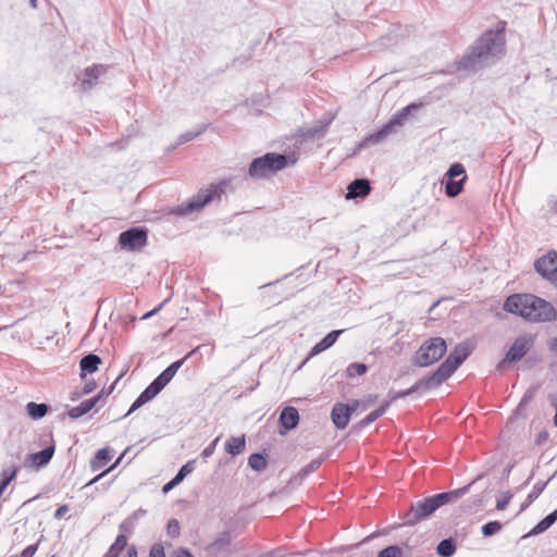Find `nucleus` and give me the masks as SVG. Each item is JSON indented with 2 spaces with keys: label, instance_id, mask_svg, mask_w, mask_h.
<instances>
[{
  "label": "nucleus",
  "instance_id": "nucleus-1",
  "mask_svg": "<svg viewBox=\"0 0 557 557\" xmlns=\"http://www.w3.org/2000/svg\"><path fill=\"white\" fill-rule=\"evenodd\" d=\"M505 35L503 30L485 32L469 49L460 61V69L475 72L494 63L504 53Z\"/></svg>",
  "mask_w": 557,
  "mask_h": 557
},
{
  "label": "nucleus",
  "instance_id": "nucleus-2",
  "mask_svg": "<svg viewBox=\"0 0 557 557\" xmlns=\"http://www.w3.org/2000/svg\"><path fill=\"white\" fill-rule=\"evenodd\" d=\"M504 310L530 322H552L557 319L554 306L532 294H513L504 302Z\"/></svg>",
  "mask_w": 557,
  "mask_h": 557
},
{
  "label": "nucleus",
  "instance_id": "nucleus-3",
  "mask_svg": "<svg viewBox=\"0 0 557 557\" xmlns=\"http://www.w3.org/2000/svg\"><path fill=\"white\" fill-rule=\"evenodd\" d=\"M287 157L282 153L268 152L255 158L248 168V175L255 180H263L287 166Z\"/></svg>",
  "mask_w": 557,
  "mask_h": 557
},
{
  "label": "nucleus",
  "instance_id": "nucleus-4",
  "mask_svg": "<svg viewBox=\"0 0 557 557\" xmlns=\"http://www.w3.org/2000/svg\"><path fill=\"white\" fill-rule=\"evenodd\" d=\"M416 108L417 106L413 103L403 108L399 112L393 115L392 119L386 124H384L379 131L369 134L367 137H364V139L357 145L356 150L362 149L368 144L377 145L386 140L388 136L395 134L397 132V128L404 124V121L406 120L410 110Z\"/></svg>",
  "mask_w": 557,
  "mask_h": 557
},
{
  "label": "nucleus",
  "instance_id": "nucleus-5",
  "mask_svg": "<svg viewBox=\"0 0 557 557\" xmlns=\"http://www.w3.org/2000/svg\"><path fill=\"white\" fill-rule=\"evenodd\" d=\"M473 350V345L469 342L458 344L448 355L445 361L434 371L442 382H445L468 358Z\"/></svg>",
  "mask_w": 557,
  "mask_h": 557
},
{
  "label": "nucleus",
  "instance_id": "nucleus-6",
  "mask_svg": "<svg viewBox=\"0 0 557 557\" xmlns=\"http://www.w3.org/2000/svg\"><path fill=\"white\" fill-rule=\"evenodd\" d=\"M447 345L442 337H433L425 341L417 351L413 363L419 367H428L440 360L446 352Z\"/></svg>",
  "mask_w": 557,
  "mask_h": 557
},
{
  "label": "nucleus",
  "instance_id": "nucleus-7",
  "mask_svg": "<svg viewBox=\"0 0 557 557\" xmlns=\"http://www.w3.org/2000/svg\"><path fill=\"white\" fill-rule=\"evenodd\" d=\"M226 183L221 182L216 185H212L208 189H201L187 203L180 206L176 209V213L187 215L194 211L203 208L206 205L211 202L214 198L221 197L225 193Z\"/></svg>",
  "mask_w": 557,
  "mask_h": 557
},
{
  "label": "nucleus",
  "instance_id": "nucleus-8",
  "mask_svg": "<svg viewBox=\"0 0 557 557\" xmlns=\"http://www.w3.org/2000/svg\"><path fill=\"white\" fill-rule=\"evenodd\" d=\"M534 342L535 336L532 334H523L518 336L510 346L505 358L498 363L497 369H502L506 363L520 361L533 347Z\"/></svg>",
  "mask_w": 557,
  "mask_h": 557
},
{
  "label": "nucleus",
  "instance_id": "nucleus-9",
  "mask_svg": "<svg viewBox=\"0 0 557 557\" xmlns=\"http://www.w3.org/2000/svg\"><path fill=\"white\" fill-rule=\"evenodd\" d=\"M148 234L145 228L131 227L119 236V245L122 249L137 251L147 245Z\"/></svg>",
  "mask_w": 557,
  "mask_h": 557
},
{
  "label": "nucleus",
  "instance_id": "nucleus-10",
  "mask_svg": "<svg viewBox=\"0 0 557 557\" xmlns=\"http://www.w3.org/2000/svg\"><path fill=\"white\" fill-rule=\"evenodd\" d=\"M535 271L557 288V252L549 251L534 262Z\"/></svg>",
  "mask_w": 557,
  "mask_h": 557
},
{
  "label": "nucleus",
  "instance_id": "nucleus-11",
  "mask_svg": "<svg viewBox=\"0 0 557 557\" xmlns=\"http://www.w3.org/2000/svg\"><path fill=\"white\" fill-rule=\"evenodd\" d=\"M436 509L431 497H426L422 500L412 504L410 509L404 516V524L414 525L421 520L431 516Z\"/></svg>",
  "mask_w": 557,
  "mask_h": 557
},
{
  "label": "nucleus",
  "instance_id": "nucleus-12",
  "mask_svg": "<svg viewBox=\"0 0 557 557\" xmlns=\"http://www.w3.org/2000/svg\"><path fill=\"white\" fill-rule=\"evenodd\" d=\"M107 72V66L102 64H94L91 66L86 67L81 75H77V79L74 83V86L79 91H89L92 89L100 76H102Z\"/></svg>",
  "mask_w": 557,
  "mask_h": 557
},
{
  "label": "nucleus",
  "instance_id": "nucleus-13",
  "mask_svg": "<svg viewBox=\"0 0 557 557\" xmlns=\"http://www.w3.org/2000/svg\"><path fill=\"white\" fill-rule=\"evenodd\" d=\"M355 409V407H350L349 405L342 403L335 404L331 412V418L334 425L339 430L345 429Z\"/></svg>",
  "mask_w": 557,
  "mask_h": 557
},
{
  "label": "nucleus",
  "instance_id": "nucleus-14",
  "mask_svg": "<svg viewBox=\"0 0 557 557\" xmlns=\"http://www.w3.org/2000/svg\"><path fill=\"white\" fill-rule=\"evenodd\" d=\"M334 120V115L331 113L323 114L317 122L304 131V136L308 138H320L325 133L327 127Z\"/></svg>",
  "mask_w": 557,
  "mask_h": 557
},
{
  "label": "nucleus",
  "instance_id": "nucleus-15",
  "mask_svg": "<svg viewBox=\"0 0 557 557\" xmlns=\"http://www.w3.org/2000/svg\"><path fill=\"white\" fill-rule=\"evenodd\" d=\"M370 191L371 185L368 178H356L347 186L346 199L364 198Z\"/></svg>",
  "mask_w": 557,
  "mask_h": 557
},
{
  "label": "nucleus",
  "instance_id": "nucleus-16",
  "mask_svg": "<svg viewBox=\"0 0 557 557\" xmlns=\"http://www.w3.org/2000/svg\"><path fill=\"white\" fill-rule=\"evenodd\" d=\"M474 483V481L463 487L449 491V492H443L433 496H430L433 504L435 505L436 509H438L441 506L450 503L451 500H455L461 496H463L470 488V486Z\"/></svg>",
  "mask_w": 557,
  "mask_h": 557
},
{
  "label": "nucleus",
  "instance_id": "nucleus-17",
  "mask_svg": "<svg viewBox=\"0 0 557 557\" xmlns=\"http://www.w3.org/2000/svg\"><path fill=\"white\" fill-rule=\"evenodd\" d=\"M280 425L285 432L295 429L299 423V413L295 407H285L278 418Z\"/></svg>",
  "mask_w": 557,
  "mask_h": 557
},
{
  "label": "nucleus",
  "instance_id": "nucleus-18",
  "mask_svg": "<svg viewBox=\"0 0 557 557\" xmlns=\"http://www.w3.org/2000/svg\"><path fill=\"white\" fill-rule=\"evenodd\" d=\"M54 454V445L45 447L42 450L30 454L28 459L34 468L39 469L50 462Z\"/></svg>",
  "mask_w": 557,
  "mask_h": 557
},
{
  "label": "nucleus",
  "instance_id": "nucleus-19",
  "mask_svg": "<svg viewBox=\"0 0 557 557\" xmlns=\"http://www.w3.org/2000/svg\"><path fill=\"white\" fill-rule=\"evenodd\" d=\"M343 333V330H335L330 332L325 337H323L319 343H317L310 351V357L317 356L324 350L329 349L331 346L335 344L338 336Z\"/></svg>",
  "mask_w": 557,
  "mask_h": 557
},
{
  "label": "nucleus",
  "instance_id": "nucleus-20",
  "mask_svg": "<svg viewBox=\"0 0 557 557\" xmlns=\"http://www.w3.org/2000/svg\"><path fill=\"white\" fill-rule=\"evenodd\" d=\"M100 400V396H95L92 398L86 399L82 401L78 406L71 408L67 411V414L71 419H78L84 414L88 413Z\"/></svg>",
  "mask_w": 557,
  "mask_h": 557
},
{
  "label": "nucleus",
  "instance_id": "nucleus-21",
  "mask_svg": "<svg viewBox=\"0 0 557 557\" xmlns=\"http://www.w3.org/2000/svg\"><path fill=\"white\" fill-rule=\"evenodd\" d=\"M443 382L440 380L438 376H436V373L433 372L431 375L423 377L419 380L414 385H412L410 388H408L409 395L424 388V389H431L434 387H437Z\"/></svg>",
  "mask_w": 557,
  "mask_h": 557
},
{
  "label": "nucleus",
  "instance_id": "nucleus-22",
  "mask_svg": "<svg viewBox=\"0 0 557 557\" xmlns=\"http://www.w3.org/2000/svg\"><path fill=\"white\" fill-rule=\"evenodd\" d=\"M246 447L245 435L232 436L225 443V451L235 457L244 451Z\"/></svg>",
  "mask_w": 557,
  "mask_h": 557
},
{
  "label": "nucleus",
  "instance_id": "nucleus-23",
  "mask_svg": "<svg viewBox=\"0 0 557 557\" xmlns=\"http://www.w3.org/2000/svg\"><path fill=\"white\" fill-rule=\"evenodd\" d=\"M101 359L95 354H89L82 358L79 362L81 371L83 373H94L98 370Z\"/></svg>",
  "mask_w": 557,
  "mask_h": 557
},
{
  "label": "nucleus",
  "instance_id": "nucleus-24",
  "mask_svg": "<svg viewBox=\"0 0 557 557\" xmlns=\"http://www.w3.org/2000/svg\"><path fill=\"white\" fill-rule=\"evenodd\" d=\"M206 129H207V125L206 124H200V125H197L194 129L181 134L177 137V140H176L175 145L172 147V149H175L177 146H181L183 144H186V143L197 138Z\"/></svg>",
  "mask_w": 557,
  "mask_h": 557
},
{
  "label": "nucleus",
  "instance_id": "nucleus-25",
  "mask_svg": "<svg viewBox=\"0 0 557 557\" xmlns=\"http://www.w3.org/2000/svg\"><path fill=\"white\" fill-rule=\"evenodd\" d=\"M466 180V175L458 181L447 180L445 182V194L450 198L457 197L462 191Z\"/></svg>",
  "mask_w": 557,
  "mask_h": 557
},
{
  "label": "nucleus",
  "instance_id": "nucleus-26",
  "mask_svg": "<svg viewBox=\"0 0 557 557\" xmlns=\"http://www.w3.org/2000/svg\"><path fill=\"white\" fill-rule=\"evenodd\" d=\"M48 410H49L48 405H46L44 403L37 404L34 401H30L26 406L27 414L34 420L44 418L47 414Z\"/></svg>",
  "mask_w": 557,
  "mask_h": 557
},
{
  "label": "nucleus",
  "instance_id": "nucleus-27",
  "mask_svg": "<svg viewBox=\"0 0 557 557\" xmlns=\"http://www.w3.org/2000/svg\"><path fill=\"white\" fill-rule=\"evenodd\" d=\"M111 459L110 451L108 448L99 449L94 459L90 462V468L92 471H97L106 466V463Z\"/></svg>",
  "mask_w": 557,
  "mask_h": 557
},
{
  "label": "nucleus",
  "instance_id": "nucleus-28",
  "mask_svg": "<svg viewBox=\"0 0 557 557\" xmlns=\"http://www.w3.org/2000/svg\"><path fill=\"white\" fill-rule=\"evenodd\" d=\"M456 552V543L453 539L442 540L436 547V553L441 557H451Z\"/></svg>",
  "mask_w": 557,
  "mask_h": 557
},
{
  "label": "nucleus",
  "instance_id": "nucleus-29",
  "mask_svg": "<svg viewBox=\"0 0 557 557\" xmlns=\"http://www.w3.org/2000/svg\"><path fill=\"white\" fill-rule=\"evenodd\" d=\"M126 546L127 537L124 534H120L103 557H119L120 553L125 549Z\"/></svg>",
  "mask_w": 557,
  "mask_h": 557
},
{
  "label": "nucleus",
  "instance_id": "nucleus-30",
  "mask_svg": "<svg viewBox=\"0 0 557 557\" xmlns=\"http://www.w3.org/2000/svg\"><path fill=\"white\" fill-rule=\"evenodd\" d=\"M557 518L553 512L547 515L544 519H542L530 532L527 536L530 535H536L540 533L545 532L547 529H549L555 522Z\"/></svg>",
  "mask_w": 557,
  "mask_h": 557
},
{
  "label": "nucleus",
  "instance_id": "nucleus-31",
  "mask_svg": "<svg viewBox=\"0 0 557 557\" xmlns=\"http://www.w3.org/2000/svg\"><path fill=\"white\" fill-rule=\"evenodd\" d=\"M388 407H389V401H385L377 409H375V410L371 411L369 414H367L360 421V425L361 426H367V425L371 424L372 422H374L375 420L381 418L386 412Z\"/></svg>",
  "mask_w": 557,
  "mask_h": 557
},
{
  "label": "nucleus",
  "instance_id": "nucleus-32",
  "mask_svg": "<svg viewBox=\"0 0 557 557\" xmlns=\"http://www.w3.org/2000/svg\"><path fill=\"white\" fill-rule=\"evenodd\" d=\"M546 484L547 483L536 482L533 485L532 491L528 494L527 499H525L524 504L521 507V510H523L528 506H530L542 494V492L544 491Z\"/></svg>",
  "mask_w": 557,
  "mask_h": 557
},
{
  "label": "nucleus",
  "instance_id": "nucleus-33",
  "mask_svg": "<svg viewBox=\"0 0 557 557\" xmlns=\"http://www.w3.org/2000/svg\"><path fill=\"white\" fill-rule=\"evenodd\" d=\"M248 466L256 471H262L267 468V460L261 454H252L248 459Z\"/></svg>",
  "mask_w": 557,
  "mask_h": 557
},
{
  "label": "nucleus",
  "instance_id": "nucleus-34",
  "mask_svg": "<svg viewBox=\"0 0 557 557\" xmlns=\"http://www.w3.org/2000/svg\"><path fill=\"white\" fill-rule=\"evenodd\" d=\"M161 392V389L156 386L153 384V382H151L140 394L138 397H140L145 404L149 403L150 400H152L159 393Z\"/></svg>",
  "mask_w": 557,
  "mask_h": 557
},
{
  "label": "nucleus",
  "instance_id": "nucleus-35",
  "mask_svg": "<svg viewBox=\"0 0 557 557\" xmlns=\"http://www.w3.org/2000/svg\"><path fill=\"white\" fill-rule=\"evenodd\" d=\"M368 371V367L364 363L354 362L346 368V375L354 377L355 375H363Z\"/></svg>",
  "mask_w": 557,
  "mask_h": 557
},
{
  "label": "nucleus",
  "instance_id": "nucleus-36",
  "mask_svg": "<svg viewBox=\"0 0 557 557\" xmlns=\"http://www.w3.org/2000/svg\"><path fill=\"white\" fill-rule=\"evenodd\" d=\"M18 469L20 467L16 465L3 469L1 472V482L9 485L15 479Z\"/></svg>",
  "mask_w": 557,
  "mask_h": 557
},
{
  "label": "nucleus",
  "instance_id": "nucleus-37",
  "mask_svg": "<svg viewBox=\"0 0 557 557\" xmlns=\"http://www.w3.org/2000/svg\"><path fill=\"white\" fill-rule=\"evenodd\" d=\"M466 175V170H465V166L461 164V163H453L448 171L446 172L445 174V177H447V180H454L455 177H458V176H462Z\"/></svg>",
  "mask_w": 557,
  "mask_h": 557
},
{
  "label": "nucleus",
  "instance_id": "nucleus-38",
  "mask_svg": "<svg viewBox=\"0 0 557 557\" xmlns=\"http://www.w3.org/2000/svg\"><path fill=\"white\" fill-rule=\"evenodd\" d=\"M195 469V460L187 461L178 472L175 474V479L181 483L183 480L194 471Z\"/></svg>",
  "mask_w": 557,
  "mask_h": 557
},
{
  "label": "nucleus",
  "instance_id": "nucleus-39",
  "mask_svg": "<svg viewBox=\"0 0 557 557\" xmlns=\"http://www.w3.org/2000/svg\"><path fill=\"white\" fill-rule=\"evenodd\" d=\"M323 459H314L307 466H305L298 473V475L304 479L310 473L314 472L322 465Z\"/></svg>",
  "mask_w": 557,
  "mask_h": 557
},
{
  "label": "nucleus",
  "instance_id": "nucleus-40",
  "mask_svg": "<svg viewBox=\"0 0 557 557\" xmlns=\"http://www.w3.org/2000/svg\"><path fill=\"white\" fill-rule=\"evenodd\" d=\"M502 529V523L498 521H490L482 527V533L484 536H492Z\"/></svg>",
  "mask_w": 557,
  "mask_h": 557
},
{
  "label": "nucleus",
  "instance_id": "nucleus-41",
  "mask_svg": "<svg viewBox=\"0 0 557 557\" xmlns=\"http://www.w3.org/2000/svg\"><path fill=\"white\" fill-rule=\"evenodd\" d=\"M172 379L173 377L165 369L152 382L162 391L171 382Z\"/></svg>",
  "mask_w": 557,
  "mask_h": 557
},
{
  "label": "nucleus",
  "instance_id": "nucleus-42",
  "mask_svg": "<svg viewBox=\"0 0 557 557\" xmlns=\"http://www.w3.org/2000/svg\"><path fill=\"white\" fill-rule=\"evenodd\" d=\"M403 550L400 547L396 545H391L385 547L379 553L377 557H401Z\"/></svg>",
  "mask_w": 557,
  "mask_h": 557
},
{
  "label": "nucleus",
  "instance_id": "nucleus-43",
  "mask_svg": "<svg viewBox=\"0 0 557 557\" xmlns=\"http://www.w3.org/2000/svg\"><path fill=\"white\" fill-rule=\"evenodd\" d=\"M166 533L170 537L175 539L181 533V527L176 519H171L166 525Z\"/></svg>",
  "mask_w": 557,
  "mask_h": 557
},
{
  "label": "nucleus",
  "instance_id": "nucleus-44",
  "mask_svg": "<svg viewBox=\"0 0 557 557\" xmlns=\"http://www.w3.org/2000/svg\"><path fill=\"white\" fill-rule=\"evenodd\" d=\"M511 498L512 494L510 492L503 493L502 496L497 499L496 509L504 510L508 506Z\"/></svg>",
  "mask_w": 557,
  "mask_h": 557
},
{
  "label": "nucleus",
  "instance_id": "nucleus-45",
  "mask_svg": "<svg viewBox=\"0 0 557 557\" xmlns=\"http://www.w3.org/2000/svg\"><path fill=\"white\" fill-rule=\"evenodd\" d=\"M534 393L532 391H527L524 395L522 396L516 412L519 413L524 407H527L533 399Z\"/></svg>",
  "mask_w": 557,
  "mask_h": 557
},
{
  "label": "nucleus",
  "instance_id": "nucleus-46",
  "mask_svg": "<svg viewBox=\"0 0 557 557\" xmlns=\"http://www.w3.org/2000/svg\"><path fill=\"white\" fill-rule=\"evenodd\" d=\"M187 357L183 358V359H180V360H176L174 361L173 363H171L168 368H166V371L170 373V375L172 377H174V375L176 374V372L178 371V369L184 364L185 360H186Z\"/></svg>",
  "mask_w": 557,
  "mask_h": 557
},
{
  "label": "nucleus",
  "instance_id": "nucleus-47",
  "mask_svg": "<svg viewBox=\"0 0 557 557\" xmlns=\"http://www.w3.org/2000/svg\"><path fill=\"white\" fill-rule=\"evenodd\" d=\"M187 357L183 358V359H180V360H176L174 361L173 363H171L168 368H166V371L170 373V375L172 377H174V375L176 374V372L178 371V369L184 364L185 360H186Z\"/></svg>",
  "mask_w": 557,
  "mask_h": 557
},
{
  "label": "nucleus",
  "instance_id": "nucleus-48",
  "mask_svg": "<svg viewBox=\"0 0 557 557\" xmlns=\"http://www.w3.org/2000/svg\"><path fill=\"white\" fill-rule=\"evenodd\" d=\"M187 357L183 358V359H180V360H176L174 361L173 363H171L168 368H166V371L170 373V375L172 377H174V375L176 374V372L178 371V369L184 364L185 360H186Z\"/></svg>",
  "mask_w": 557,
  "mask_h": 557
},
{
  "label": "nucleus",
  "instance_id": "nucleus-49",
  "mask_svg": "<svg viewBox=\"0 0 557 557\" xmlns=\"http://www.w3.org/2000/svg\"><path fill=\"white\" fill-rule=\"evenodd\" d=\"M220 437H216L214 441H212L203 450H202V457L208 458L213 455L216 444L219 442Z\"/></svg>",
  "mask_w": 557,
  "mask_h": 557
},
{
  "label": "nucleus",
  "instance_id": "nucleus-50",
  "mask_svg": "<svg viewBox=\"0 0 557 557\" xmlns=\"http://www.w3.org/2000/svg\"><path fill=\"white\" fill-rule=\"evenodd\" d=\"M144 405H145V401L140 397H137L124 417L129 416L131 413H133L134 411H136L137 409L143 407Z\"/></svg>",
  "mask_w": 557,
  "mask_h": 557
},
{
  "label": "nucleus",
  "instance_id": "nucleus-51",
  "mask_svg": "<svg viewBox=\"0 0 557 557\" xmlns=\"http://www.w3.org/2000/svg\"><path fill=\"white\" fill-rule=\"evenodd\" d=\"M144 405H145V401L140 397H137L124 417L129 416L131 413H133L134 411H136L137 409L143 407Z\"/></svg>",
  "mask_w": 557,
  "mask_h": 557
},
{
  "label": "nucleus",
  "instance_id": "nucleus-52",
  "mask_svg": "<svg viewBox=\"0 0 557 557\" xmlns=\"http://www.w3.org/2000/svg\"><path fill=\"white\" fill-rule=\"evenodd\" d=\"M149 557H165L164 549L161 545H154L150 549Z\"/></svg>",
  "mask_w": 557,
  "mask_h": 557
},
{
  "label": "nucleus",
  "instance_id": "nucleus-53",
  "mask_svg": "<svg viewBox=\"0 0 557 557\" xmlns=\"http://www.w3.org/2000/svg\"><path fill=\"white\" fill-rule=\"evenodd\" d=\"M38 549V543L27 546L21 554V557H33Z\"/></svg>",
  "mask_w": 557,
  "mask_h": 557
},
{
  "label": "nucleus",
  "instance_id": "nucleus-54",
  "mask_svg": "<svg viewBox=\"0 0 557 557\" xmlns=\"http://www.w3.org/2000/svg\"><path fill=\"white\" fill-rule=\"evenodd\" d=\"M69 506L67 505H61L60 507H58V509L54 511V519L59 520L61 519L62 517H64V515L69 511Z\"/></svg>",
  "mask_w": 557,
  "mask_h": 557
},
{
  "label": "nucleus",
  "instance_id": "nucleus-55",
  "mask_svg": "<svg viewBox=\"0 0 557 557\" xmlns=\"http://www.w3.org/2000/svg\"><path fill=\"white\" fill-rule=\"evenodd\" d=\"M178 484H180V482L175 478H173L171 481H169L168 483H165L163 485L162 492L163 493H169L170 491H172Z\"/></svg>",
  "mask_w": 557,
  "mask_h": 557
},
{
  "label": "nucleus",
  "instance_id": "nucleus-56",
  "mask_svg": "<svg viewBox=\"0 0 557 557\" xmlns=\"http://www.w3.org/2000/svg\"><path fill=\"white\" fill-rule=\"evenodd\" d=\"M407 396H409L408 389L399 391V392H394V393L389 394L391 399L388 401L391 403V401H394V400H396L398 398H404V397H407Z\"/></svg>",
  "mask_w": 557,
  "mask_h": 557
},
{
  "label": "nucleus",
  "instance_id": "nucleus-57",
  "mask_svg": "<svg viewBox=\"0 0 557 557\" xmlns=\"http://www.w3.org/2000/svg\"><path fill=\"white\" fill-rule=\"evenodd\" d=\"M95 388H96L95 381H88L85 383L82 394H85V395L90 394Z\"/></svg>",
  "mask_w": 557,
  "mask_h": 557
},
{
  "label": "nucleus",
  "instance_id": "nucleus-58",
  "mask_svg": "<svg viewBox=\"0 0 557 557\" xmlns=\"http://www.w3.org/2000/svg\"><path fill=\"white\" fill-rule=\"evenodd\" d=\"M168 301V299H165L163 302H161L158 307H156L154 309H152L151 311L147 312L143 319H148L152 315H154L161 308L162 306Z\"/></svg>",
  "mask_w": 557,
  "mask_h": 557
},
{
  "label": "nucleus",
  "instance_id": "nucleus-59",
  "mask_svg": "<svg viewBox=\"0 0 557 557\" xmlns=\"http://www.w3.org/2000/svg\"><path fill=\"white\" fill-rule=\"evenodd\" d=\"M124 557H137V549L134 545L126 548Z\"/></svg>",
  "mask_w": 557,
  "mask_h": 557
},
{
  "label": "nucleus",
  "instance_id": "nucleus-60",
  "mask_svg": "<svg viewBox=\"0 0 557 557\" xmlns=\"http://www.w3.org/2000/svg\"><path fill=\"white\" fill-rule=\"evenodd\" d=\"M175 557H194V556L186 549H178L175 553Z\"/></svg>",
  "mask_w": 557,
  "mask_h": 557
},
{
  "label": "nucleus",
  "instance_id": "nucleus-61",
  "mask_svg": "<svg viewBox=\"0 0 557 557\" xmlns=\"http://www.w3.org/2000/svg\"><path fill=\"white\" fill-rule=\"evenodd\" d=\"M549 350L557 356V337L550 341Z\"/></svg>",
  "mask_w": 557,
  "mask_h": 557
},
{
  "label": "nucleus",
  "instance_id": "nucleus-62",
  "mask_svg": "<svg viewBox=\"0 0 557 557\" xmlns=\"http://www.w3.org/2000/svg\"><path fill=\"white\" fill-rule=\"evenodd\" d=\"M109 470H106L103 472H101L100 474H98L97 476H95L92 480H90L87 485H90L95 482H97L98 480H100Z\"/></svg>",
  "mask_w": 557,
  "mask_h": 557
},
{
  "label": "nucleus",
  "instance_id": "nucleus-63",
  "mask_svg": "<svg viewBox=\"0 0 557 557\" xmlns=\"http://www.w3.org/2000/svg\"><path fill=\"white\" fill-rule=\"evenodd\" d=\"M144 515H146V510L140 508L134 512V518L138 519V518L143 517Z\"/></svg>",
  "mask_w": 557,
  "mask_h": 557
},
{
  "label": "nucleus",
  "instance_id": "nucleus-64",
  "mask_svg": "<svg viewBox=\"0 0 557 557\" xmlns=\"http://www.w3.org/2000/svg\"><path fill=\"white\" fill-rule=\"evenodd\" d=\"M84 394H82V392H73L71 393V400H77L79 397H82Z\"/></svg>",
  "mask_w": 557,
  "mask_h": 557
}]
</instances>
